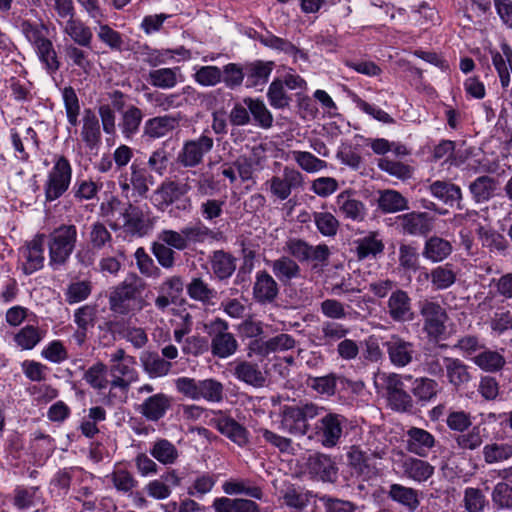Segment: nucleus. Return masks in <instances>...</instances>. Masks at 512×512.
Returning <instances> with one entry per match:
<instances>
[{
    "instance_id": "12",
    "label": "nucleus",
    "mask_w": 512,
    "mask_h": 512,
    "mask_svg": "<svg viewBox=\"0 0 512 512\" xmlns=\"http://www.w3.org/2000/svg\"><path fill=\"white\" fill-rule=\"evenodd\" d=\"M346 418L337 413H327L317 423L315 433L319 437L322 445L326 448L336 446L345 427Z\"/></svg>"
},
{
    "instance_id": "58",
    "label": "nucleus",
    "mask_w": 512,
    "mask_h": 512,
    "mask_svg": "<svg viewBox=\"0 0 512 512\" xmlns=\"http://www.w3.org/2000/svg\"><path fill=\"white\" fill-rule=\"evenodd\" d=\"M173 162L174 161L170 160V154L167 151L165 145H162L161 147L151 152L147 161V168L150 173L154 172L159 176H163L166 174L169 168V172L171 173Z\"/></svg>"
},
{
    "instance_id": "48",
    "label": "nucleus",
    "mask_w": 512,
    "mask_h": 512,
    "mask_svg": "<svg viewBox=\"0 0 512 512\" xmlns=\"http://www.w3.org/2000/svg\"><path fill=\"white\" fill-rule=\"evenodd\" d=\"M273 62L255 61L245 65L247 86L255 87L267 82L273 70Z\"/></svg>"
},
{
    "instance_id": "45",
    "label": "nucleus",
    "mask_w": 512,
    "mask_h": 512,
    "mask_svg": "<svg viewBox=\"0 0 512 512\" xmlns=\"http://www.w3.org/2000/svg\"><path fill=\"white\" fill-rule=\"evenodd\" d=\"M34 51L49 75H54L59 71L61 61L52 40L37 47Z\"/></svg>"
},
{
    "instance_id": "38",
    "label": "nucleus",
    "mask_w": 512,
    "mask_h": 512,
    "mask_svg": "<svg viewBox=\"0 0 512 512\" xmlns=\"http://www.w3.org/2000/svg\"><path fill=\"white\" fill-rule=\"evenodd\" d=\"M429 191L443 203L450 206L457 204L460 208L462 193L459 186L451 182L438 180L429 185Z\"/></svg>"
},
{
    "instance_id": "14",
    "label": "nucleus",
    "mask_w": 512,
    "mask_h": 512,
    "mask_svg": "<svg viewBox=\"0 0 512 512\" xmlns=\"http://www.w3.org/2000/svg\"><path fill=\"white\" fill-rule=\"evenodd\" d=\"M305 470L311 479L333 483L337 479L338 468L333 459L326 454H310L305 462Z\"/></svg>"
},
{
    "instance_id": "35",
    "label": "nucleus",
    "mask_w": 512,
    "mask_h": 512,
    "mask_svg": "<svg viewBox=\"0 0 512 512\" xmlns=\"http://www.w3.org/2000/svg\"><path fill=\"white\" fill-rule=\"evenodd\" d=\"M270 266L275 277L283 284H289L301 275L299 264L290 256H281L273 260Z\"/></svg>"
},
{
    "instance_id": "7",
    "label": "nucleus",
    "mask_w": 512,
    "mask_h": 512,
    "mask_svg": "<svg viewBox=\"0 0 512 512\" xmlns=\"http://www.w3.org/2000/svg\"><path fill=\"white\" fill-rule=\"evenodd\" d=\"M419 314L423 321L422 330L431 340L438 341L446 333L449 320L446 309L433 299L419 301Z\"/></svg>"
},
{
    "instance_id": "50",
    "label": "nucleus",
    "mask_w": 512,
    "mask_h": 512,
    "mask_svg": "<svg viewBox=\"0 0 512 512\" xmlns=\"http://www.w3.org/2000/svg\"><path fill=\"white\" fill-rule=\"evenodd\" d=\"M243 102L249 109L250 117L252 116L255 124L264 129L272 127L273 116L262 100L247 97Z\"/></svg>"
},
{
    "instance_id": "5",
    "label": "nucleus",
    "mask_w": 512,
    "mask_h": 512,
    "mask_svg": "<svg viewBox=\"0 0 512 512\" xmlns=\"http://www.w3.org/2000/svg\"><path fill=\"white\" fill-rule=\"evenodd\" d=\"M322 409L313 403L285 405L280 413L279 429L293 436H304L310 428L308 421L317 417Z\"/></svg>"
},
{
    "instance_id": "28",
    "label": "nucleus",
    "mask_w": 512,
    "mask_h": 512,
    "mask_svg": "<svg viewBox=\"0 0 512 512\" xmlns=\"http://www.w3.org/2000/svg\"><path fill=\"white\" fill-rule=\"evenodd\" d=\"M176 126V119L169 115L156 116L144 122L142 138L154 141L166 136Z\"/></svg>"
},
{
    "instance_id": "64",
    "label": "nucleus",
    "mask_w": 512,
    "mask_h": 512,
    "mask_svg": "<svg viewBox=\"0 0 512 512\" xmlns=\"http://www.w3.org/2000/svg\"><path fill=\"white\" fill-rule=\"evenodd\" d=\"M83 379L93 389L102 391L108 386L107 367L102 362L90 366L84 373Z\"/></svg>"
},
{
    "instance_id": "55",
    "label": "nucleus",
    "mask_w": 512,
    "mask_h": 512,
    "mask_svg": "<svg viewBox=\"0 0 512 512\" xmlns=\"http://www.w3.org/2000/svg\"><path fill=\"white\" fill-rule=\"evenodd\" d=\"M449 384L456 389L466 385L471 380L469 367L460 359L452 358L445 373Z\"/></svg>"
},
{
    "instance_id": "8",
    "label": "nucleus",
    "mask_w": 512,
    "mask_h": 512,
    "mask_svg": "<svg viewBox=\"0 0 512 512\" xmlns=\"http://www.w3.org/2000/svg\"><path fill=\"white\" fill-rule=\"evenodd\" d=\"M381 388L385 391L388 406L397 412H409L413 408V399L405 390L402 376L397 373L379 375Z\"/></svg>"
},
{
    "instance_id": "53",
    "label": "nucleus",
    "mask_w": 512,
    "mask_h": 512,
    "mask_svg": "<svg viewBox=\"0 0 512 512\" xmlns=\"http://www.w3.org/2000/svg\"><path fill=\"white\" fill-rule=\"evenodd\" d=\"M61 96L66 112L67 122L70 126L76 127L79 124L80 101L75 89L72 86H65L61 89Z\"/></svg>"
},
{
    "instance_id": "34",
    "label": "nucleus",
    "mask_w": 512,
    "mask_h": 512,
    "mask_svg": "<svg viewBox=\"0 0 512 512\" xmlns=\"http://www.w3.org/2000/svg\"><path fill=\"white\" fill-rule=\"evenodd\" d=\"M388 497L405 507L409 512H415L419 505V493L412 487L401 484H391L388 491Z\"/></svg>"
},
{
    "instance_id": "36",
    "label": "nucleus",
    "mask_w": 512,
    "mask_h": 512,
    "mask_svg": "<svg viewBox=\"0 0 512 512\" xmlns=\"http://www.w3.org/2000/svg\"><path fill=\"white\" fill-rule=\"evenodd\" d=\"M237 259L224 250H216L210 256L213 274L220 280L228 279L236 270Z\"/></svg>"
},
{
    "instance_id": "51",
    "label": "nucleus",
    "mask_w": 512,
    "mask_h": 512,
    "mask_svg": "<svg viewBox=\"0 0 512 512\" xmlns=\"http://www.w3.org/2000/svg\"><path fill=\"white\" fill-rule=\"evenodd\" d=\"M497 180L490 176H480L470 185L469 190L477 203L488 201L497 189Z\"/></svg>"
},
{
    "instance_id": "60",
    "label": "nucleus",
    "mask_w": 512,
    "mask_h": 512,
    "mask_svg": "<svg viewBox=\"0 0 512 512\" xmlns=\"http://www.w3.org/2000/svg\"><path fill=\"white\" fill-rule=\"evenodd\" d=\"M149 452L154 459L164 465L173 464L178 457L176 447L167 439L156 440Z\"/></svg>"
},
{
    "instance_id": "11",
    "label": "nucleus",
    "mask_w": 512,
    "mask_h": 512,
    "mask_svg": "<svg viewBox=\"0 0 512 512\" xmlns=\"http://www.w3.org/2000/svg\"><path fill=\"white\" fill-rule=\"evenodd\" d=\"M113 230L123 229L131 236H143L146 232V220L143 210L131 200L123 205L119 217L110 224Z\"/></svg>"
},
{
    "instance_id": "33",
    "label": "nucleus",
    "mask_w": 512,
    "mask_h": 512,
    "mask_svg": "<svg viewBox=\"0 0 512 512\" xmlns=\"http://www.w3.org/2000/svg\"><path fill=\"white\" fill-rule=\"evenodd\" d=\"M452 251L453 247L450 241L439 236H431L425 241L422 255L432 263H438L447 259Z\"/></svg>"
},
{
    "instance_id": "10",
    "label": "nucleus",
    "mask_w": 512,
    "mask_h": 512,
    "mask_svg": "<svg viewBox=\"0 0 512 512\" xmlns=\"http://www.w3.org/2000/svg\"><path fill=\"white\" fill-rule=\"evenodd\" d=\"M101 331L112 335L113 339L119 337L131 343L135 349H142L148 343V335L144 328L132 324L131 319H113L99 325Z\"/></svg>"
},
{
    "instance_id": "42",
    "label": "nucleus",
    "mask_w": 512,
    "mask_h": 512,
    "mask_svg": "<svg viewBox=\"0 0 512 512\" xmlns=\"http://www.w3.org/2000/svg\"><path fill=\"white\" fill-rule=\"evenodd\" d=\"M425 279H430L435 290H445L456 282V272L452 264H445L424 273Z\"/></svg>"
},
{
    "instance_id": "17",
    "label": "nucleus",
    "mask_w": 512,
    "mask_h": 512,
    "mask_svg": "<svg viewBox=\"0 0 512 512\" xmlns=\"http://www.w3.org/2000/svg\"><path fill=\"white\" fill-rule=\"evenodd\" d=\"M229 371L240 382L255 388L263 387L266 377L257 363L236 359L228 364Z\"/></svg>"
},
{
    "instance_id": "22",
    "label": "nucleus",
    "mask_w": 512,
    "mask_h": 512,
    "mask_svg": "<svg viewBox=\"0 0 512 512\" xmlns=\"http://www.w3.org/2000/svg\"><path fill=\"white\" fill-rule=\"evenodd\" d=\"M81 128V139L90 151H97L102 143L100 123L95 112L87 108L84 110Z\"/></svg>"
},
{
    "instance_id": "2",
    "label": "nucleus",
    "mask_w": 512,
    "mask_h": 512,
    "mask_svg": "<svg viewBox=\"0 0 512 512\" xmlns=\"http://www.w3.org/2000/svg\"><path fill=\"white\" fill-rule=\"evenodd\" d=\"M117 183L121 196L136 203L147 198L150 187L154 184V178L146 164L135 159L127 170L119 173Z\"/></svg>"
},
{
    "instance_id": "49",
    "label": "nucleus",
    "mask_w": 512,
    "mask_h": 512,
    "mask_svg": "<svg viewBox=\"0 0 512 512\" xmlns=\"http://www.w3.org/2000/svg\"><path fill=\"white\" fill-rule=\"evenodd\" d=\"M178 76H180L179 67L159 68L151 70L148 73L147 81L150 85L154 87L161 89H170L177 84Z\"/></svg>"
},
{
    "instance_id": "26",
    "label": "nucleus",
    "mask_w": 512,
    "mask_h": 512,
    "mask_svg": "<svg viewBox=\"0 0 512 512\" xmlns=\"http://www.w3.org/2000/svg\"><path fill=\"white\" fill-rule=\"evenodd\" d=\"M92 49L81 47L76 44L64 45V57L66 63L78 69L83 74H89L93 69V61L90 52Z\"/></svg>"
},
{
    "instance_id": "57",
    "label": "nucleus",
    "mask_w": 512,
    "mask_h": 512,
    "mask_svg": "<svg viewBox=\"0 0 512 512\" xmlns=\"http://www.w3.org/2000/svg\"><path fill=\"white\" fill-rule=\"evenodd\" d=\"M113 237L107 227L100 221H96L90 225L88 234V244L97 251H102L107 247H111Z\"/></svg>"
},
{
    "instance_id": "31",
    "label": "nucleus",
    "mask_w": 512,
    "mask_h": 512,
    "mask_svg": "<svg viewBox=\"0 0 512 512\" xmlns=\"http://www.w3.org/2000/svg\"><path fill=\"white\" fill-rule=\"evenodd\" d=\"M492 63L498 73L501 85L507 88L510 85V72L512 73V48L507 43L501 44V52L491 50Z\"/></svg>"
},
{
    "instance_id": "13",
    "label": "nucleus",
    "mask_w": 512,
    "mask_h": 512,
    "mask_svg": "<svg viewBox=\"0 0 512 512\" xmlns=\"http://www.w3.org/2000/svg\"><path fill=\"white\" fill-rule=\"evenodd\" d=\"M266 184L269 185L271 194L283 201L291 195L293 189L303 187L304 177L297 169L285 166L281 176H273Z\"/></svg>"
},
{
    "instance_id": "24",
    "label": "nucleus",
    "mask_w": 512,
    "mask_h": 512,
    "mask_svg": "<svg viewBox=\"0 0 512 512\" xmlns=\"http://www.w3.org/2000/svg\"><path fill=\"white\" fill-rule=\"evenodd\" d=\"M404 234L426 235L432 229V219L425 212H410L397 217Z\"/></svg>"
},
{
    "instance_id": "52",
    "label": "nucleus",
    "mask_w": 512,
    "mask_h": 512,
    "mask_svg": "<svg viewBox=\"0 0 512 512\" xmlns=\"http://www.w3.org/2000/svg\"><path fill=\"white\" fill-rule=\"evenodd\" d=\"M222 489L227 495L245 494L251 498L262 499L263 491L260 487L251 485L247 479H230L223 483Z\"/></svg>"
},
{
    "instance_id": "46",
    "label": "nucleus",
    "mask_w": 512,
    "mask_h": 512,
    "mask_svg": "<svg viewBox=\"0 0 512 512\" xmlns=\"http://www.w3.org/2000/svg\"><path fill=\"white\" fill-rule=\"evenodd\" d=\"M19 28L26 40L32 45L33 49H36L50 40L46 36L48 27L42 22L36 23L30 20H22Z\"/></svg>"
},
{
    "instance_id": "56",
    "label": "nucleus",
    "mask_w": 512,
    "mask_h": 512,
    "mask_svg": "<svg viewBox=\"0 0 512 512\" xmlns=\"http://www.w3.org/2000/svg\"><path fill=\"white\" fill-rule=\"evenodd\" d=\"M211 348L213 355L219 358H227L237 351L238 342L233 334L220 332L213 337Z\"/></svg>"
},
{
    "instance_id": "16",
    "label": "nucleus",
    "mask_w": 512,
    "mask_h": 512,
    "mask_svg": "<svg viewBox=\"0 0 512 512\" xmlns=\"http://www.w3.org/2000/svg\"><path fill=\"white\" fill-rule=\"evenodd\" d=\"M386 312L397 323H404L413 319L412 300L408 293L396 288L387 300Z\"/></svg>"
},
{
    "instance_id": "47",
    "label": "nucleus",
    "mask_w": 512,
    "mask_h": 512,
    "mask_svg": "<svg viewBox=\"0 0 512 512\" xmlns=\"http://www.w3.org/2000/svg\"><path fill=\"white\" fill-rule=\"evenodd\" d=\"M452 358L444 356L438 351L430 350L425 354L423 369L433 377L444 378Z\"/></svg>"
},
{
    "instance_id": "6",
    "label": "nucleus",
    "mask_w": 512,
    "mask_h": 512,
    "mask_svg": "<svg viewBox=\"0 0 512 512\" xmlns=\"http://www.w3.org/2000/svg\"><path fill=\"white\" fill-rule=\"evenodd\" d=\"M137 279L136 275H131L110 293L109 308L112 312L119 315H128L142 308L139 305L140 298L139 289L136 285Z\"/></svg>"
},
{
    "instance_id": "18",
    "label": "nucleus",
    "mask_w": 512,
    "mask_h": 512,
    "mask_svg": "<svg viewBox=\"0 0 512 512\" xmlns=\"http://www.w3.org/2000/svg\"><path fill=\"white\" fill-rule=\"evenodd\" d=\"M335 204L338 213L344 218L361 222L365 219L367 210L365 204L357 199L356 191L347 189L337 195Z\"/></svg>"
},
{
    "instance_id": "1",
    "label": "nucleus",
    "mask_w": 512,
    "mask_h": 512,
    "mask_svg": "<svg viewBox=\"0 0 512 512\" xmlns=\"http://www.w3.org/2000/svg\"><path fill=\"white\" fill-rule=\"evenodd\" d=\"M192 140L184 142L171 167V180L162 183L154 192L153 201L164 210L168 206L179 211L189 210L191 201L187 195L191 189Z\"/></svg>"
},
{
    "instance_id": "41",
    "label": "nucleus",
    "mask_w": 512,
    "mask_h": 512,
    "mask_svg": "<svg viewBox=\"0 0 512 512\" xmlns=\"http://www.w3.org/2000/svg\"><path fill=\"white\" fill-rule=\"evenodd\" d=\"M144 371L151 378H158L169 373L172 364L156 352H144L140 357Z\"/></svg>"
},
{
    "instance_id": "3",
    "label": "nucleus",
    "mask_w": 512,
    "mask_h": 512,
    "mask_svg": "<svg viewBox=\"0 0 512 512\" xmlns=\"http://www.w3.org/2000/svg\"><path fill=\"white\" fill-rule=\"evenodd\" d=\"M78 241V229L75 224H61L47 236L49 266L57 270L64 266L73 253Z\"/></svg>"
},
{
    "instance_id": "25",
    "label": "nucleus",
    "mask_w": 512,
    "mask_h": 512,
    "mask_svg": "<svg viewBox=\"0 0 512 512\" xmlns=\"http://www.w3.org/2000/svg\"><path fill=\"white\" fill-rule=\"evenodd\" d=\"M84 472L78 466L64 467L57 470L49 482V493L52 497L64 498L70 491L71 483L77 473Z\"/></svg>"
},
{
    "instance_id": "21",
    "label": "nucleus",
    "mask_w": 512,
    "mask_h": 512,
    "mask_svg": "<svg viewBox=\"0 0 512 512\" xmlns=\"http://www.w3.org/2000/svg\"><path fill=\"white\" fill-rule=\"evenodd\" d=\"M136 53L144 63L152 67L166 64L176 55L183 58H189L190 56L189 50L183 47L177 49H155L147 44L139 46Z\"/></svg>"
},
{
    "instance_id": "54",
    "label": "nucleus",
    "mask_w": 512,
    "mask_h": 512,
    "mask_svg": "<svg viewBox=\"0 0 512 512\" xmlns=\"http://www.w3.org/2000/svg\"><path fill=\"white\" fill-rule=\"evenodd\" d=\"M157 237L172 250L176 249L182 251L188 247L189 241L192 238V227L187 226L180 232L174 230H162Z\"/></svg>"
},
{
    "instance_id": "4",
    "label": "nucleus",
    "mask_w": 512,
    "mask_h": 512,
    "mask_svg": "<svg viewBox=\"0 0 512 512\" xmlns=\"http://www.w3.org/2000/svg\"><path fill=\"white\" fill-rule=\"evenodd\" d=\"M52 163L43 184L45 202L48 203L60 199L69 190L73 175L71 162L66 156L55 154Z\"/></svg>"
},
{
    "instance_id": "40",
    "label": "nucleus",
    "mask_w": 512,
    "mask_h": 512,
    "mask_svg": "<svg viewBox=\"0 0 512 512\" xmlns=\"http://www.w3.org/2000/svg\"><path fill=\"white\" fill-rule=\"evenodd\" d=\"M213 507L216 512H260V507L256 502L243 498H216Z\"/></svg>"
},
{
    "instance_id": "29",
    "label": "nucleus",
    "mask_w": 512,
    "mask_h": 512,
    "mask_svg": "<svg viewBox=\"0 0 512 512\" xmlns=\"http://www.w3.org/2000/svg\"><path fill=\"white\" fill-rule=\"evenodd\" d=\"M407 450L420 457L427 456L435 445L434 436L428 431L412 427L407 431Z\"/></svg>"
},
{
    "instance_id": "32",
    "label": "nucleus",
    "mask_w": 512,
    "mask_h": 512,
    "mask_svg": "<svg viewBox=\"0 0 512 512\" xmlns=\"http://www.w3.org/2000/svg\"><path fill=\"white\" fill-rule=\"evenodd\" d=\"M5 88L10 92V97L18 104H30L34 100V85L29 80L12 76L5 80Z\"/></svg>"
},
{
    "instance_id": "23",
    "label": "nucleus",
    "mask_w": 512,
    "mask_h": 512,
    "mask_svg": "<svg viewBox=\"0 0 512 512\" xmlns=\"http://www.w3.org/2000/svg\"><path fill=\"white\" fill-rule=\"evenodd\" d=\"M43 502L44 497L39 486L17 485L13 490L11 503L19 511H27Z\"/></svg>"
},
{
    "instance_id": "62",
    "label": "nucleus",
    "mask_w": 512,
    "mask_h": 512,
    "mask_svg": "<svg viewBox=\"0 0 512 512\" xmlns=\"http://www.w3.org/2000/svg\"><path fill=\"white\" fill-rule=\"evenodd\" d=\"M43 339L40 329L34 325H26L15 335L14 341L22 350H31L36 347Z\"/></svg>"
},
{
    "instance_id": "44",
    "label": "nucleus",
    "mask_w": 512,
    "mask_h": 512,
    "mask_svg": "<svg viewBox=\"0 0 512 512\" xmlns=\"http://www.w3.org/2000/svg\"><path fill=\"white\" fill-rule=\"evenodd\" d=\"M378 207L384 213H396L409 208L408 200L400 192L392 189L380 192Z\"/></svg>"
},
{
    "instance_id": "19",
    "label": "nucleus",
    "mask_w": 512,
    "mask_h": 512,
    "mask_svg": "<svg viewBox=\"0 0 512 512\" xmlns=\"http://www.w3.org/2000/svg\"><path fill=\"white\" fill-rule=\"evenodd\" d=\"M59 29L64 37L70 40L69 44L92 49L93 31L83 20L78 17L59 23Z\"/></svg>"
},
{
    "instance_id": "63",
    "label": "nucleus",
    "mask_w": 512,
    "mask_h": 512,
    "mask_svg": "<svg viewBox=\"0 0 512 512\" xmlns=\"http://www.w3.org/2000/svg\"><path fill=\"white\" fill-rule=\"evenodd\" d=\"M319 339L324 345H333L335 342L344 339L350 332L349 328L335 321H325L321 325Z\"/></svg>"
},
{
    "instance_id": "59",
    "label": "nucleus",
    "mask_w": 512,
    "mask_h": 512,
    "mask_svg": "<svg viewBox=\"0 0 512 512\" xmlns=\"http://www.w3.org/2000/svg\"><path fill=\"white\" fill-rule=\"evenodd\" d=\"M101 188L102 185L92 179H76L70 191V195H72L73 199L77 202L88 201L94 199Z\"/></svg>"
},
{
    "instance_id": "30",
    "label": "nucleus",
    "mask_w": 512,
    "mask_h": 512,
    "mask_svg": "<svg viewBox=\"0 0 512 512\" xmlns=\"http://www.w3.org/2000/svg\"><path fill=\"white\" fill-rule=\"evenodd\" d=\"M402 473L408 479L415 482H425L434 474L435 468L429 462L414 458L406 457L401 463Z\"/></svg>"
},
{
    "instance_id": "37",
    "label": "nucleus",
    "mask_w": 512,
    "mask_h": 512,
    "mask_svg": "<svg viewBox=\"0 0 512 512\" xmlns=\"http://www.w3.org/2000/svg\"><path fill=\"white\" fill-rule=\"evenodd\" d=\"M143 117L142 110L134 105L122 112L118 127L126 140H131L139 132Z\"/></svg>"
},
{
    "instance_id": "15",
    "label": "nucleus",
    "mask_w": 512,
    "mask_h": 512,
    "mask_svg": "<svg viewBox=\"0 0 512 512\" xmlns=\"http://www.w3.org/2000/svg\"><path fill=\"white\" fill-rule=\"evenodd\" d=\"M388 357L395 367H406L414 359L415 345L398 334H392L384 343Z\"/></svg>"
},
{
    "instance_id": "9",
    "label": "nucleus",
    "mask_w": 512,
    "mask_h": 512,
    "mask_svg": "<svg viewBox=\"0 0 512 512\" xmlns=\"http://www.w3.org/2000/svg\"><path fill=\"white\" fill-rule=\"evenodd\" d=\"M45 240V234L37 233L18 248V265L23 274L32 275L44 267Z\"/></svg>"
},
{
    "instance_id": "39",
    "label": "nucleus",
    "mask_w": 512,
    "mask_h": 512,
    "mask_svg": "<svg viewBox=\"0 0 512 512\" xmlns=\"http://www.w3.org/2000/svg\"><path fill=\"white\" fill-rule=\"evenodd\" d=\"M219 432L239 446L248 443V432L245 427L230 417H221L216 423Z\"/></svg>"
},
{
    "instance_id": "61",
    "label": "nucleus",
    "mask_w": 512,
    "mask_h": 512,
    "mask_svg": "<svg viewBox=\"0 0 512 512\" xmlns=\"http://www.w3.org/2000/svg\"><path fill=\"white\" fill-rule=\"evenodd\" d=\"M384 249V244L377 238V233L372 232L368 236L356 241V255L359 260L369 256H376Z\"/></svg>"
},
{
    "instance_id": "43",
    "label": "nucleus",
    "mask_w": 512,
    "mask_h": 512,
    "mask_svg": "<svg viewBox=\"0 0 512 512\" xmlns=\"http://www.w3.org/2000/svg\"><path fill=\"white\" fill-rule=\"evenodd\" d=\"M296 341L289 334H279L275 337H272L264 342H256V348L253 350L263 356H266L272 352L286 351L295 347Z\"/></svg>"
},
{
    "instance_id": "27",
    "label": "nucleus",
    "mask_w": 512,
    "mask_h": 512,
    "mask_svg": "<svg viewBox=\"0 0 512 512\" xmlns=\"http://www.w3.org/2000/svg\"><path fill=\"white\" fill-rule=\"evenodd\" d=\"M170 406V398L164 393H158L145 399L138 411L147 420L158 421L165 416Z\"/></svg>"
},
{
    "instance_id": "20",
    "label": "nucleus",
    "mask_w": 512,
    "mask_h": 512,
    "mask_svg": "<svg viewBox=\"0 0 512 512\" xmlns=\"http://www.w3.org/2000/svg\"><path fill=\"white\" fill-rule=\"evenodd\" d=\"M279 294V286L276 280L267 271L256 273L253 284V298L261 304L267 305L273 303Z\"/></svg>"
}]
</instances>
